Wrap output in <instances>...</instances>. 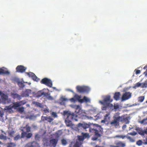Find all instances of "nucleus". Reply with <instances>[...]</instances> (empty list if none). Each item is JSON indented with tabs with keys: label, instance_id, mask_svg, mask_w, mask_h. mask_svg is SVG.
Returning a JSON list of instances; mask_svg holds the SVG:
<instances>
[{
	"label": "nucleus",
	"instance_id": "1",
	"mask_svg": "<svg viewBox=\"0 0 147 147\" xmlns=\"http://www.w3.org/2000/svg\"><path fill=\"white\" fill-rule=\"evenodd\" d=\"M112 101V100L111 99L110 96H107L102 101V110H105L110 109L113 110L114 109H117L119 108L118 105H115L113 106V104L110 103Z\"/></svg>",
	"mask_w": 147,
	"mask_h": 147
},
{
	"label": "nucleus",
	"instance_id": "2",
	"mask_svg": "<svg viewBox=\"0 0 147 147\" xmlns=\"http://www.w3.org/2000/svg\"><path fill=\"white\" fill-rule=\"evenodd\" d=\"M31 129L28 124L26 125L25 126L21 127L20 129L22 131V138L26 137L28 139L31 138L32 136V134L31 133H28L30 131Z\"/></svg>",
	"mask_w": 147,
	"mask_h": 147
},
{
	"label": "nucleus",
	"instance_id": "3",
	"mask_svg": "<svg viewBox=\"0 0 147 147\" xmlns=\"http://www.w3.org/2000/svg\"><path fill=\"white\" fill-rule=\"evenodd\" d=\"M89 131L90 132L94 133V136L92 137V140H96L100 136V134L99 133L98 130L93 128H90Z\"/></svg>",
	"mask_w": 147,
	"mask_h": 147
},
{
	"label": "nucleus",
	"instance_id": "4",
	"mask_svg": "<svg viewBox=\"0 0 147 147\" xmlns=\"http://www.w3.org/2000/svg\"><path fill=\"white\" fill-rule=\"evenodd\" d=\"M40 83L50 88L53 85L51 80L47 78H45L42 79L40 81Z\"/></svg>",
	"mask_w": 147,
	"mask_h": 147
},
{
	"label": "nucleus",
	"instance_id": "5",
	"mask_svg": "<svg viewBox=\"0 0 147 147\" xmlns=\"http://www.w3.org/2000/svg\"><path fill=\"white\" fill-rule=\"evenodd\" d=\"M82 143V142L76 141L75 143L72 142L69 144V147H83Z\"/></svg>",
	"mask_w": 147,
	"mask_h": 147
},
{
	"label": "nucleus",
	"instance_id": "6",
	"mask_svg": "<svg viewBox=\"0 0 147 147\" xmlns=\"http://www.w3.org/2000/svg\"><path fill=\"white\" fill-rule=\"evenodd\" d=\"M76 88L77 91L80 93L88 92L89 90V88L86 87H82L78 86H76Z\"/></svg>",
	"mask_w": 147,
	"mask_h": 147
},
{
	"label": "nucleus",
	"instance_id": "7",
	"mask_svg": "<svg viewBox=\"0 0 147 147\" xmlns=\"http://www.w3.org/2000/svg\"><path fill=\"white\" fill-rule=\"evenodd\" d=\"M1 95L2 99L5 103H9L11 102V99L9 98L8 96L7 95L2 93Z\"/></svg>",
	"mask_w": 147,
	"mask_h": 147
},
{
	"label": "nucleus",
	"instance_id": "8",
	"mask_svg": "<svg viewBox=\"0 0 147 147\" xmlns=\"http://www.w3.org/2000/svg\"><path fill=\"white\" fill-rule=\"evenodd\" d=\"M115 144L116 146L111 145L110 146V147H125V144L121 141H115Z\"/></svg>",
	"mask_w": 147,
	"mask_h": 147
},
{
	"label": "nucleus",
	"instance_id": "9",
	"mask_svg": "<svg viewBox=\"0 0 147 147\" xmlns=\"http://www.w3.org/2000/svg\"><path fill=\"white\" fill-rule=\"evenodd\" d=\"M119 115V113H117L115 114L113 117V120L110 123L111 125H117V120H118V119H119L120 117Z\"/></svg>",
	"mask_w": 147,
	"mask_h": 147
},
{
	"label": "nucleus",
	"instance_id": "10",
	"mask_svg": "<svg viewBox=\"0 0 147 147\" xmlns=\"http://www.w3.org/2000/svg\"><path fill=\"white\" fill-rule=\"evenodd\" d=\"M26 69V68L23 65H18L16 68V72L22 73L25 71Z\"/></svg>",
	"mask_w": 147,
	"mask_h": 147
},
{
	"label": "nucleus",
	"instance_id": "11",
	"mask_svg": "<svg viewBox=\"0 0 147 147\" xmlns=\"http://www.w3.org/2000/svg\"><path fill=\"white\" fill-rule=\"evenodd\" d=\"M131 96V93L129 92H126L124 93L122 97V101H124L129 99Z\"/></svg>",
	"mask_w": 147,
	"mask_h": 147
},
{
	"label": "nucleus",
	"instance_id": "12",
	"mask_svg": "<svg viewBox=\"0 0 147 147\" xmlns=\"http://www.w3.org/2000/svg\"><path fill=\"white\" fill-rule=\"evenodd\" d=\"M23 101H22L20 102H14L13 105H12V107L15 109H16V108L22 105H24L26 103V102H23Z\"/></svg>",
	"mask_w": 147,
	"mask_h": 147
},
{
	"label": "nucleus",
	"instance_id": "13",
	"mask_svg": "<svg viewBox=\"0 0 147 147\" xmlns=\"http://www.w3.org/2000/svg\"><path fill=\"white\" fill-rule=\"evenodd\" d=\"M39 144L35 142H29L27 144L25 147H38Z\"/></svg>",
	"mask_w": 147,
	"mask_h": 147
},
{
	"label": "nucleus",
	"instance_id": "14",
	"mask_svg": "<svg viewBox=\"0 0 147 147\" xmlns=\"http://www.w3.org/2000/svg\"><path fill=\"white\" fill-rule=\"evenodd\" d=\"M31 90L26 89L25 91H23L21 94L22 97L28 96L29 95L31 94Z\"/></svg>",
	"mask_w": 147,
	"mask_h": 147
},
{
	"label": "nucleus",
	"instance_id": "15",
	"mask_svg": "<svg viewBox=\"0 0 147 147\" xmlns=\"http://www.w3.org/2000/svg\"><path fill=\"white\" fill-rule=\"evenodd\" d=\"M11 96L14 99H16L18 100H20L22 98V95H20L16 93L11 92Z\"/></svg>",
	"mask_w": 147,
	"mask_h": 147
},
{
	"label": "nucleus",
	"instance_id": "16",
	"mask_svg": "<svg viewBox=\"0 0 147 147\" xmlns=\"http://www.w3.org/2000/svg\"><path fill=\"white\" fill-rule=\"evenodd\" d=\"M109 115L110 114L109 113H107L105 116L104 120H102V123H108L110 119Z\"/></svg>",
	"mask_w": 147,
	"mask_h": 147
},
{
	"label": "nucleus",
	"instance_id": "17",
	"mask_svg": "<svg viewBox=\"0 0 147 147\" xmlns=\"http://www.w3.org/2000/svg\"><path fill=\"white\" fill-rule=\"evenodd\" d=\"M26 73L29 77H31L34 80L36 81H38V80L39 79L34 73L31 72H29Z\"/></svg>",
	"mask_w": 147,
	"mask_h": 147
},
{
	"label": "nucleus",
	"instance_id": "18",
	"mask_svg": "<svg viewBox=\"0 0 147 147\" xmlns=\"http://www.w3.org/2000/svg\"><path fill=\"white\" fill-rule=\"evenodd\" d=\"M58 141L57 139H53L50 140V144L52 145L53 147H55L57 144Z\"/></svg>",
	"mask_w": 147,
	"mask_h": 147
},
{
	"label": "nucleus",
	"instance_id": "19",
	"mask_svg": "<svg viewBox=\"0 0 147 147\" xmlns=\"http://www.w3.org/2000/svg\"><path fill=\"white\" fill-rule=\"evenodd\" d=\"M78 126L79 127H82L85 129L89 128L90 126L86 123H79L78 124Z\"/></svg>",
	"mask_w": 147,
	"mask_h": 147
},
{
	"label": "nucleus",
	"instance_id": "20",
	"mask_svg": "<svg viewBox=\"0 0 147 147\" xmlns=\"http://www.w3.org/2000/svg\"><path fill=\"white\" fill-rule=\"evenodd\" d=\"M41 120L42 121L47 120L48 122L51 123L53 120V119L50 117H42L41 118Z\"/></svg>",
	"mask_w": 147,
	"mask_h": 147
},
{
	"label": "nucleus",
	"instance_id": "21",
	"mask_svg": "<svg viewBox=\"0 0 147 147\" xmlns=\"http://www.w3.org/2000/svg\"><path fill=\"white\" fill-rule=\"evenodd\" d=\"M44 96L49 100H53V97L50 96V94L49 92H45Z\"/></svg>",
	"mask_w": 147,
	"mask_h": 147
},
{
	"label": "nucleus",
	"instance_id": "22",
	"mask_svg": "<svg viewBox=\"0 0 147 147\" xmlns=\"http://www.w3.org/2000/svg\"><path fill=\"white\" fill-rule=\"evenodd\" d=\"M12 106V105H11L8 106H6L4 109L7 110V111L9 112L10 113H11L13 111L12 109L13 108Z\"/></svg>",
	"mask_w": 147,
	"mask_h": 147
},
{
	"label": "nucleus",
	"instance_id": "23",
	"mask_svg": "<svg viewBox=\"0 0 147 147\" xmlns=\"http://www.w3.org/2000/svg\"><path fill=\"white\" fill-rule=\"evenodd\" d=\"M74 116L75 115L73 113L72 114L69 113L67 115V117L66 119L70 120H72L73 119Z\"/></svg>",
	"mask_w": 147,
	"mask_h": 147
},
{
	"label": "nucleus",
	"instance_id": "24",
	"mask_svg": "<svg viewBox=\"0 0 147 147\" xmlns=\"http://www.w3.org/2000/svg\"><path fill=\"white\" fill-rule=\"evenodd\" d=\"M45 92L42 90L38 91L35 94L36 97H40L42 95H44Z\"/></svg>",
	"mask_w": 147,
	"mask_h": 147
},
{
	"label": "nucleus",
	"instance_id": "25",
	"mask_svg": "<svg viewBox=\"0 0 147 147\" xmlns=\"http://www.w3.org/2000/svg\"><path fill=\"white\" fill-rule=\"evenodd\" d=\"M120 96V92H116L115 93L114 96V99L116 100H119Z\"/></svg>",
	"mask_w": 147,
	"mask_h": 147
},
{
	"label": "nucleus",
	"instance_id": "26",
	"mask_svg": "<svg viewBox=\"0 0 147 147\" xmlns=\"http://www.w3.org/2000/svg\"><path fill=\"white\" fill-rule=\"evenodd\" d=\"M65 122L66 125L67 127H70L72 126V123L71 120L66 119L65 121Z\"/></svg>",
	"mask_w": 147,
	"mask_h": 147
},
{
	"label": "nucleus",
	"instance_id": "27",
	"mask_svg": "<svg viewBox=\"0 0 147 147\" xmlns=\"http://www.w3.org/2000/svg\"><path fill=\"white\" fill-rule=\"evenodd\" d=\"M73 107L76 109V112H77V113H78L80 112V107L79 105H74Z\"/></svg>",
	"mask_w": 147,
	"mask_h": 147
},
{
	"label": "nucleus",
	"instance_id": "28",
	"mask_svg": "<svg viewBox=\"0 0 147 147\" xmlns=\"http://www.w3.org/2000/svg\"><path fill=\"white\" fill-rule=\"evenodd\" d=\"M81 102H90V100L89 99L87 98L86 97L84 96V97L83 99L80 100Z\"/></svg>",
	"mask_w": 147,
	"mask_h": 147
},
{
	"label": "nucleus",
	"instance_id": "29",
	"mask_svg": "<svg viewBox=\"0 0 147 147\" xmlns=\"http://www.w3.org/2000/svg\"><path fill=\"white\" fill-rule=\"evenodd\" d=\"M18 85L20 88H23L25 86V85L24 84V83L22 81H17Z\"/></svg>",
	"mask_w": 147,
	"mask_h": 147
},
{
	"label": "nucleus",
	"instance_id": "30",
	"mask_svg": "<svg viewBox=\"0 0 147 147\" xmlns=\"http://www.w3.org/2000/svg\"><path fill=\"white\" fill-rule=\"evenodd\" d=\"M9 72L8 71H5L3 69H0V74H9Z\"/></svg>",
	"mask_w": 147,
	"mask_h": 147
},
{
	"label": "nucleus",
	"instance_id": "31",
	"mask_svg": "<svg viewBox=\"0 0 147 147\" xmlns=\"http://www.w3.org/2000/svg\"><path fill=\"white\" fill-rule=\"evenodd\" d=\"M16 144L13 142H10L7 144V147H15L16 146Z\"/></svg>",
	"mask_w": 147,
	"mask_h": 147
},
{
	"label": "nucleus",
	"instance_id": "32",
	"mask_svg": "<svg viewBox=\"0 0 147 147\" xmlns=\"http://www.w3.org/2000/svg\"><path fill=\"white\" fill-rule=\"evenodd\" d=\"M126 118H125L123 117L120 116L119 119H118L117 120V124H118L119 122V121H122L125 120Z\"/></svg>",
	"mask_w": 147,
	"mask_h": 147
},
{
	"label": "nucleus",
	"instance_id": "33",
	"mask_svg": "<svg viewBox=\"0 0 147 147\" xmlns=\"http://www.w3.org/2000/svg\"><path fill=\"white\" fill-rule=\"evenodd\" d=\"M136 144L138 146H141L142 144H144L143 141L141 140H139L137 141Z\"/></svg>",
	"mask_w": 147,
	"mask_h": 147
},
{
	"label": "nucleus",
	"instance_id": "34",
	"mask_svg": "<svg viewBox=\"0 0 147 147\" xmlns=\"http://www.w3.org/2000/svg\"><path fill=\"white\" fill-rule=\"evenodd\" d=\"M140 123L141 124H142L144 125L147 124V117L145 119H143L141 121H140Z\"/></svg>",
	"mask_w": 147,
	"mask_h": 147
},
{
	"label": "nucleus",
	"instance_id": "35",
	"mask_svg": "<svg viewBox=\"0 0 147 147\" xmlns=\"http://www.w3.org/2000/svg\"><path fill=\"white\" fill-rule=\"evenodd\" d=\"M78 140H77L76 141H80V142H82L83 143V142L84 140V139L83 138L82 136H78Z\"/></svg>",
	"mask_w": 147,
	"mask_h": 147
},
{
	"label": "nucleus",
	"instance_id": "36",
	"mask_svg": "<svg viewBox=\"0 0 147 147\" xmlns=\"http://www.w3.org/2000/svg\"><path fill=\"white\" fill-rule=\"evenodd\" d=\"M21 138H23L22 137V136H20V135H18L14 137V140L17 141Z\"/></svg>",
	"mask_w": 147,
	"mask_h": 147
},
{
	"label": "nucleus",
	"instance_id": "37",
	"mask_svg": "<svg viewBox=\"0 0 147 147\" xmlns=\"http://www.w3.org/2000/svg\"><path fill=\"white\" fill-rule=\"evenodd\" d=\"M61 141L62 145L63 146L66 145L67 144L66 140L64 139H62Z\"/></svg>",
	"mask_w": 147,
	"mask_h": 147
},
{
	"label": "nucleus",
	"instance_id": "38",
	"mask_svg": "<svg viewBox=\"0 0 147 147\" xmlns=\"http://www.w3.org/2000/svg\"><path fill=\"white\" fill-rule=\"evenodd\" d=\"M74 98H75L76 100H77L80 102V100L81 99H80L81 98V96L78 95L77 94H76L74 96Z\"/></svg>",
	"mask_w": 147,
	"mask_h": 147
},
{
	"label": "nucleus",
	"instance_id": "39",
	"mask_svg": "<svg viewBox=\"0 0 147 147\" xmlns=\"http://www.w3.org/2000/svg\"><path fill=\"white\" fill-rule=\"evenodd\" d=\"M0 139L5 140L7 139V137L3 134H0Z\"/></svg>",
	"mask_w": 147,
	"mask_h": 147
},
{
	"label": "nucleus",
	"instance_id": "40",
	"mask_svg": "<svg viewBox=\"0 0 147 147\" xmlns=\"http://www.w3.org/2000/svg\"><path fill=\"white\" fill-rule=\"evenodd\" d=\"M82 134L84 139L89 137V134L87 133H82Z\"/></svg>",
	"mask_w": 147,
	"mask_h": 147
},
{
	"label": "nucleus",
	"instance_id": "41",
	"mask_svg": "<svg viewBox=\"0 0 147 147\" xmlns=\"http://www.w3.org/2000/svg\"><path fill=\"white\" fill-rule=\"evenodd\" d=\"M126 138H127L129 140L130 142H135V140L134 139L132 138L130 136H126Z\"/></svg>",
	"mask_w": 147,
	"mask_h": 147
},
{
	"label": "nucleus",
	"instance_id": "42",
	"mask_svg": "<svg viewBox=\"0 0 147 147\" xmlns=\"http://www.w3.org/2000/svg\"><path fill=\"white\" fill-rule=\"evenodd\" d=\"M141 87L142 88H146L147 87V82L145 81V82L142 83Z\"/></svg>",
	"mask_w": 147,
	"mask_h": 147
},
{
	"label": "nucleus",
	"instance_id": "43",
	"mask_svg": "<svg viewBox=\"0 0 147 147\" xmlns=\"http://www.w3.org/2000/svg\"><path fill=\"white\" fill-rule=\"evenodd\" d=\"M144 99V96H140L138 98V101L142 102Z\"/></svg>",
	"mask_w": 147,
	"mask_h": 147
},
{
	"label": "nucleus",
	"instance_id": "44",
	"mask_svg": "<svg viewBox=\"0 0 147 147\" xmlns=\"http://www.w3.org/2000/svg\"><path fill=\"white\" fill-rule=\"evenodd\" d=\"M126 136L123 135H117L115 136V137L118 138H122L123 139L125 138H126Z\"/></svg>",
	"mask_w": 147,
	"mask_h": 147
},
{
	"label": "nucleus",
	"instance_id": "45",
	"mask_svg": "<svg viewBox=\"0 0 147 147\" xmlns=\"http://www.w3.org/2000/svg\"><path fill=\"white\" fill-rule=\"evenodd\" d=\"M139 134L142 135H144L145 134H147V129L144 131L142 132H139Z\"/></svg>",
	"mask_w": 147,
	"mask_h": 147
},
{
	"label": "nucleus",
	"instance_id": "46",
	"mask_svg": "<svg viewBox=\"0 0 147 147\" xmlns=\"http://www.w3.org/2000/svg\"><path fill=\"white\" fill-rule=\"evenodd\" d=\"M24 111V108L23 107L19 108L18 109V111L22 113Z\"/></svg>",
	"mask_w": 147,
	"mask_h": 147
},
{
	"label": "nucleus",
	"instance_id": "47",
	"mask_svg": "<svg viewBox=\"0 0 147 147\" xmlns=\"http://www.w3.org/2000/svg\"><path fill=\"white\" fill-rule=\"evenodd\" d=\"M15 133L14 131H11L8 133L9 136L10 137H13V135Z\"/></svg>",
	"mask_w": 147,
	"mask_h": 147
},
{
	"label": "nucleus",
	"instance_id": "48",
	"mask_svg": "<svg viewBox=\"0 0 147 147\" xmlns=\"http://www.w3.org/2000/svg\"><path fill=\"white\" fill-rule=\"evenodd\" d=\"M137 134V133L134 131L132 132L128 133L127 135H130L132 136H135Z\"/></svg>",
	"mask_w": 147,
	"mask_h": 147
},
{
	"label": "nucleus",
	"instance_id": "49",
	"mask_svg": "<svg viewBox=\"0 0 147 147\" xmlns=\"http://www.w3.org/2000/svg\"><path fill=\"white\" fill-rule=\"evenodd\" d=\"M144 144L147 145V136L145 139L143 140Z\"/></svg>",
	"mask_w": 147,
	"mask_h": 147
},
{
	"label": "nucleus",
	"instance_id": "50",
	"mask_svg": "<svg viewBox=\"0 0 147 147\" xmlns=\"http://www.w3.org/2000/svg\"><path fill=\"white\" fill-rule=\"evenodd\" d=\"M100 115L99 114H97L96 115L94 116V117H96V119L97 120V119L100 118Z\"/></svg>",
	"mask_w": 147,
	"mask_h": 147
},
{
	"label": "nucleus",
	"instance_id": "51",
	"mask_svg": "<svg viewBox=\"0 0 147 147\" xmlns=\"http://www.w3.org/2000/svg\"><path fill=\"white\" fill-rule=\"evenodd\" d=\"M134 71L136 72V74H139L140 73V70L135 69Z\"/></svg>",
	"mask_w": 147,
	"mask_h": 147
},
{
	"label": "nucleus",
	"instance_id": "52",
	"mask_svg": "<svg viewBox=\"0 0 147 147\" xmlns=\"http://www.w3.org/2000/svg\"><path fill=\"white\" fill-rule=\"evenodd\" d=\"M61 100L62 101H65L67 100V99L63 97H62L61 98Z\"/></svg>",
	"mask_w": 147,
	"mask_h": 147
},
{
	"label": "nucleus",
	"instance_id": "53",
	"mask_svg": "<svg viewBox=\"0 0 147 147\" xmlns=\"http://www.w3.org/2000/svg\"><path fill=\"white\" fill-rule=\"evenodd\" d=\"M142 83H140L139 82H138L136 84V86L137 87H139L141 86Z\"/></svg>",
	"mask_w": 147,
	"mask_h": 147
},
{
	"label": "nucleus",
	"instance_id": "54",
	"mask_svg": "<svg viewBox=\"0 0 147 147\" xmlns=\"http://www.w3.org/2000/svg\"><path fill=\"white\" fill-rule=\"evenodd\" d=\"M52 115L55 117H56L57 116V115L56 113L54 112H53L52 113Z\"/></svg>",
	"mask_w": 147,
	"mask_h": 147
},
{
	"label": "nucleus",
	"instance_id": "55",
	"mask_svg": "<svg viewBox=\"0 0 147 147\" xmlns=\"http://www.w3.org/2000/svg\"><path fill=\"white\" fill-rule=\"evenodd\" d=\"M70 100L71 102H75L76 101V100L74 98H72L70 99Z\"/></svg>",
	"mask_w": 147,
	"mask_h": 147
},
{
	"label": "nucleus",
	"instance_id": "56",
	"mask_svg": "<svg viewBox=\"0 0 147 147\" xmlns=\"http://www.w3.org/2000/svg\"><path fill=\"white\" fill-rule=\"evenodd\" d=\"M144 74L145 75V76L147 77V68L146 71L144 73Z\"/></svg>",
	"mask_w": 147,
	"mask_h": 147
},
{
	"label": "nucleus",
	"instance_id": "57",
	"mask_svg": "<svg viewBox=\"0 0 147 147\" xmlns=\"http://www.w3.org/2000/svg\"><path fill=\"white\" fill-rule=\"evenodd\" d=\"M37 138H38V134H36L35 136V138L36 139Z\"/></svg>",
	"mask_w": 147,
	"mask_h": 147
},
{
	"label": "nucleus",
	"instance_id": "58",
	"mask_svg": "<svg viewBox=\"0 0 147 147\" xmlns=\"http://www.w3.org/2000/svg\"><path fill=\"white\" fill-rule=\"evenodd\" d=\"M3 113H0V116L1 117H2L3 115Z\"/></svg>",
	"mask_w": 147,
	"mask_h": 147
},
{
	"label": "nucleus",
	"instance_id": "59",
	"mask_svg": "<svg viewBox=\"0 0 147 147\" xmlns=\"http://www.w3.org/2000/svg\"><path fill=\"white\" fill-rule=\"evenodd\" d=\"M147 68V65H146L144 67L143 69H146Z\"/></svg>",
	"mask_w": 147,
	"mask_h": 147
},
{
	"label": "nucleus",
	"instance_id": "60",
	"mask_svg": "<svg viewBox=\"0 0 147 147\" xmlns=\"http://www.w3.org/2000/svg\"><path fill=\"white\" fill-rule=\"evenodd\" d=\"M69 91H70V92H72L73 93H74V92L72 90H68Z\"/></svg>",
	"mask_w": 147,
	"mask_h": 147
},
{
	"label": "nucleus",
	"instance_id": "61",
	"mask_svg": "<svg viewBox=\"0 0 147 147\" xmlns=\"http://www.w3.org/2000/svg\"><path fill=\"white\" fill-rule=\"evenodd\" d=\"M1 132L2 133H4V134H5L6 133L4 131H3V130H1Z\"/></svg>",
	"mask_w": 147,
	"mask_h": 147
},
{
	"label": "nucleus",
	"instance_id": "62",
	"mask_svg": "<svg viewBox=\"0 0 147 147\" xmlns=\"http://www.w3.org/2000/svg\"><path fill=\"white\" fill-rule=\"evenodd\" d=\"M95 147H101V146H98V145H96L95 146Z\"/></svg>",
	"mask_w": 147,
	"mask_h": 147
},
{
	"label": "nucleus",
	"instance_id": "63",
	"mask_svg": "<svg viewBox=\"0 0 147 147\" xmlns=\"http://www.w3.org/2000/svg\"><path fill=\"white\" fill-rule=\"evenodd\" d=\"M126 125H123V128H126Z\"/></svg>",
	"mask_w": 147,
	"mask_h": 147
},
{
	"label": "nucleus",
	"instance_id": "64",
	"mask_svg": "<svg viewBox=\"0 0 147 147\" xmlns=\"http://www.w3.org/2000/svg\"><path fill=\"white\" fill-rule=\"evenodd\" d=\"M3 144V143H2V142H1V141H0V144Z\"/></svg>",
	"mask_w": 147,
	"mask_h": 147
}]
</instances>
